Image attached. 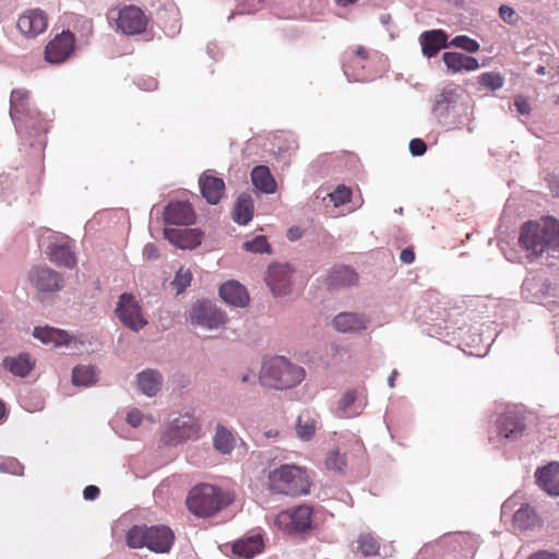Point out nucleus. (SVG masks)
I'll return each mask as SVG.
<instances>
[{
    "label": "nucleus",
    "mask_w": 559,
    "mask_h": 559,
    "mask_svg": "<svg viewBox=\"0 0 559 559\" xmlns=\"http://www.w3.org/2000/svg\"><path fill=\"white\" fill-rule=\"evenodd\" d=\"M357 281L358 274L347 265L334 266L326 276V284L332 290L353 286Z\"/></svg>",
    "instance_id": "b1692460"
},
{
    "label": "nucleus",
    "mask_w": 559,
    "mask_h": 559,
    "mask_svg": "<svg viewBox=\"0 0 559 559\" xmlns=\"http://www.w3.org/2000/svg\"><path fill=\"white\" fill-rule=\"evenodd\" d=\"M23 469V465L14 457H7L2 462H0V473L22 475Z\"/></svg>",
    "instance_id": "de8ad7c7"
},
{
    "label": "nucleus",
    "mask_w": 559,
    "mask_h": 559,
    "mask_svg": "<svg viewBox=\"0 0 559 559\" xmlns=\"http://www.w3.org/2000/svg\"><path fill=\"white\" fill-rule=\"evenodd\" d=\"M164 382L163 374L156 369H145L136 374L139 391L148 396H156Z\"/></svg>",
    "instance_id": "bb28decb"
},
{
    "label": "nucleus",
    "mask_w": 559,
    "mask_h": 559,
    "mask_svg": "<svg viewBox=\"0 0 559 559\" xmlns=\"http://www.w3.org/2000/svg\"><path fill=\"white\" fill-rule=\"evenodd\" d=\"M364 407L362 402H357L355 390L345 392L337 403V411L343 417H355L362 412Z\"/></svg>",
    "instance_id": "f704fd0d"
},
{
    "label": "nucleus",
    "mask_w": 559,
    "mask_h": 559,
    "mask_svg": "<svg viewBox=\"0 0 559 559\" xmlns=\"http://www.w3.org/2000/svg\"><path fill=\"white\" fill-rule=\"evenodd\" d=\"M443 62L448 70L453 73L461 71H475L479 68L476 58L455 51H447L442 56Z\"/></svg>",
    "instance_id": "c85d7f7f"
},
{
    "label": "nucleus",
    "mask_w": 559,
    "mask_h": 559,
    "mask_svg": "<svg viewBox=\"0 0 559 559\" xmlns=\"http://www.w3.org/2000/svg\"><path fill=\"white\" fill-rule=\"evenodd\" d=\"M423 55L435 57L441 49L449 47L448 35L442 29L426 31L419 36Z\"/></svg>",
    "instance_id": "4be33fe9"
},
{
    "label": "nucleus",
    "mask_w": 559,
    "mask_h": 559,
    "mask_svg": "<svg viewBox=\"0 0 559 559\" xmlns=\"http://www.w3.org/2000/svg\"><path fill=\"white\" fill-rule=\"evenodd\" d=\"M46 254L51 262L57 265L73 267L76 263L75 255L71 250L68 240L61 242L50 241L46 249Z\"/></svg>",
    "instance_id": "a878e982"
},
{
    "label": "nucleus",
    "mask_w": 559,
    "mask_h": 559,
    "mask_svg": "<svg viewBox=\"0 0 559 559\" xmlns=\"http://www.w3.org/2000/svg\"><path fill=\"white\" fill-rule=\"evenodd\" d=\"M514 106L516 107V110L521 115H528L531 111L530 103L526 99H524L523 97L515 98Z\"/></svg>",
    "instance_id": "864d4df0"
},
{
    "label": "nucleus",
    "mask_w": 559,
    "mask_h": 559,
    "mask_svg": "<svg viewBox=\"0 0 559 559\" xmlns=\"http://www.w3.org/2000/svg\"><path fill=\"white\" fill-rule=\"evenodd\" d=\"M369 319L359 312H341L332 321L333 328L340 333H359L368 328Z\"/></svg>",
    "instance_id": "6ab92c4d"
},
{
    "label": "nucleus",
    "mask_w": 559,
    "mask_h": 559,
    "mask_svg": "<svg viewBox=\"0 0 559 559\" xmlns=\"http://www.w3.org/2000/svg\"><path fill=\"white\" fill-rule=\"evenodd\" d=\"M396 377H397V371L393 370L392 373L390 374L389 379H388V384H389L390 388H393L395 385Z\"/></svg>",
    "instance_id": "69168bd1"
},
{
    "label": "nucleus",
    "mask_w": 559,
    "mask_h": 559,
    "mask_svg": "<svg viewBox=\"0 0 559 559\" xmlns=\"http://www.w3.org/2000/svg\"><path fill=\"white\" fill-rule=\"evenodd\" d=\"M74 35L64 31L57 35L45 49V58L49 63H61L67 60L74 48Z\"/></svg>",
    "instance_id": "2eb2a0df"
},
{
    "label": "nucleus",
    "mask_w": 559,
    "mask_h": 559,
    "mask_svg": "<svg viewBox=\"0 0 559 559\" xmlns=\"http://www.w3.org/2000/svg\"><path fill=\"white\" fill-rule=\"evenodd\" d=\"M166 225H189L193 222V211L187 202H171L164 212Z\"/></svg>",
    "instance_id": "393cba45"
},
{
    "label": "nucleus",
    "mask_w": 559,
    "mask_h": 559,
    "mask_svg": "<svg viewBox=\"0 0 559 559\" xmlns=\"http://www.w3.org/2000/svg\"><path fill=\"white\" fill-rule=\"evenodd\" d=\"M432 118L442 127L461 130L466 127L468 132L474 128V107L468 102L462 88L444 86L433 96L431 106Z\"/></svg>",
    "instance_id": "f03ea898"
},
{
    "label": "nucleus",
    "mask_w": 559,
    "mask_h": 559,
    "mask_svg": "<svg viewBox=\"0 0 559 559\" xmlns=\"http://www.w3.org/2000/svg\"><path fill=\"white\" fill-rule=\"evenodd\" d=\"M325 466L330 471L343 472L346 466L345 456L338 450H333L328 454Z\"/></svg>",
    "instance_id": "a18cd8bd"
},
{
    "label": "nucleus",
    "mask_w": 559,
    "mask_h": 559,
    "mask_svg": "<svg viewBox=\"0 0 559 559\" xmlns=\"http://www.w3.org/2000/svg\"><path fill=\"white\" fill-rule=\"evenodd\" d=\"M143 257L146 260H156L159 257L157 247L154 243L145 245L143 249Z\"/></svg>",
    "instance_id": "603ef678"
},
{
    "label": "nucleus",
    "mask_w": 559,
    "mask_h": 559,
    "mask_svg": "<svg viewBox=\"0 0 559 559\" xmlns=\"http://www.w3.org/2000/svg\"><path fill=\"white\" fill-rule=\"evenodd\" d=\"M48 21L46 14L39 9L28 10L17 20V28L28 38H33L44 33L47 28Z\"/></svg>",
    "instance_id": "f3484780"
},
{
    "label": "nucleus",
    "mask_w": 559,
    "mask_h": 559,
    "mask_svg": "<svg viewBox=\"0 0 559 559\" xmlns=\"http://www.w3.org/2000/svg\"><path fill=\"white\" fill-rule=\"evenodd\" d=\"M267 487L274 493L300 496L309 493L310 480L304 468L295 464H282L269 471Z\"/></svg>",
    "instance_id": "39448f33"
},
{
    "label": "nucleus",
    "mask_w": 559,
    "mask_h": 559,
    "mask_svg": "<svg viewBox=\"0 0 559 559\" xmlns=\"http://www.w3.org/2000/svg\"><path fill=\"white\" fill-rule=\"evenodd\" d=\"M99 495V489L97 486L88 485L83 490V497L86 500H94Z\"/></svg>",
    "instance_id": "4d7b16f0"
},
{
    "label": "nucleus",
    "mask_w": 559,
    "mask_h": 559,
    "mask_svg": "<svg viewBox=\"0 0 559 559\" xmlns=\"http://www.w3.org/2000/svg\"><path fill=\"white\" fill-rule=\"evenodd\" d=\"M191 324L212 331L224 326L227 317L215 304L209 300L195 302L189 312Z\"/></svg>",
    "instance_id": "6e6552de"
},
{
    "label": "nucleus",
    "mask_w": 559,
    "mask_h": 559,
    "mask_svg": "<svg viewBox=\"0 0 559 559\" xmlns=\"http://www.w3.org/2000/svg\"><path fill=\"white\" fill-rule=\"evenodd\" d=\"M264 548L263 538L260 534H253L237 540L233 545V552L243 559H251L262 552Z\"/></svg>",
    "instance_id": "c756f323"
},
{
    "label": "nucleus",
    "mask_w": 559,
    "mask_h": 559,
    "mask_svg": "<svg viewBox=\"0 0 559 559\" xmlns=\"http://www.w3.org/2000/svg\"><path fill=\"white\" fill-rule=\"evenodd\" d=\"M33 336L44 344H51L56 347L66 346L71 350H79L81 345H83V342L68 334L66 331L50 326L35 328Z\"/></svg>",
    "instance_id": "4468645a"
},
{
    "label": "nucleus",
    "mask_w": 559,
    "mask_h": 559,
    "mask_svg": "<svg viewBox=\"0 0 559 559\" xmlns=\"http://www.w3.org/2000/svg\"><path fill=\"white\" fill-rule=\"evenodd\" d=\"M359 549L364 556H374L378 554L379 544L378 540L370 534H362L358 540Z\"/></svg>",
    "instance_id": "a19ab883"
},
{
    "label": "nucleus",
    "mask_w": 559,
    "mask_h": 559,
    "mask_svg": "<svg viewBox=\"0 0 559 559\" xmlns=\"http://www.w3.org/2000/svg\"><path fill=\"white\" fill-rule=\"evenodd\" d=\"M10 117L16 132L25 144L43 152L46 145L48 120L31 103V93L25 88H15L10 97Z\"/></svg>",
    "instance_id": "f257e3e1"
},
{
    "label": "nucleus",
    "mask_w": 559,
    "mask_h": 559,
    "mask_svg": "<svg viewBox=\"0 0 559 559\" xmlns=\"http://www.w3.org/2000/svg\"><path fill=\"white\" fill-rule=\"evenodd\" d=\"M126 420L131 427L136 428L142 424L143 414L139 409L133 408L127 414Z\"/></svg>",
    "instance_id": "3c124183"
},
{
    "label": "nucleus",
    "mask_w": 559,
    "mask_h": 559,
    "mask_svg": "<svg viewBox=\"0 0 559 559\" xmlns=\"http://www.w3.org/2000/svg\"><path fill=\"white\" fill-rule=\"evenodd\" d=\"M536 484L549 496H559V463L551 462L535 472Z\"/></svg>",
    "instance_id": "412c9836"
},
{
    "label": "nucleus",
    "mask_w": 559,
    "mask_h": 559,
    "mask_svg": "<svg viewBox=\"0 0 559 559\" xmlns=\"http://www.w3.org/2000/svg\"><path fill=\"white\" fill-rule=\"evenodd\" d=\"M219 296L226 304L238 308H245L250 301L246 287L237 281H228L221 285Z\"/></svg>",
    "instance_id": "5701e85b"
},
{
    "label": "nucleus",
    "mask_w": 559,
    "mask_h": 559,
    "mask_svg": "<svg viewBox=\"0 0 559 559\" xmlns=\"http://www.w3.org/2000/svg\"><path fill=\"white\" fill-rule=\"evenodd\" d=\"M344 74L348 78L349 81H367L368 78L365 75H360L359 73H356L355 71H350V67L347 63H344L343 66Z\"/></svg>",
    "instance_id": "5fc2aeb1"
},
{
    "label": "nucleus",
    "mask_w": 559,
    "mask_h": 559,
    "mask_svg": "<svg viewBox=\"0 0 559 559\" xmlns=\"http://www.w3.org/2000/svg\"><path fill=\"white\" fill-rule=\"evenodd\" d=\"M400 259L405 264L413 263L415 260V253H414L413 249H411V248L403 249L401 251Z\"/></svg>",
    "instance_id": "bf43d9fd"
},
{
    "label": "nucleus",
    "mask_w": 559,
    "mask_h": 559,
    "mask_svg": "<svg viewBox=\"0 0 559 559\" xmlns=\"http://www.w3.org/2000/svg\"><path fill=\"white\" fill-rule=\"evenodd\" d=\"M252 378H253V374H251L250 372H247L241 377V382H243V383L250 382Z\"/></svg>",
    "instance_id": "774afa93"
},
{
    "label": "nucleus",
    "mask_w": 559,
    "mask_h": 559,
    "mask_svg": "<svg viewBox=\"0 0 559 559\" xmlns=\"http://www.w3.org/2000/svg\"><path fill=\"white\" fill-rule=\"evenodd\" d=\"M242 248L246 251L254 252V253H270L271 246L267 242L265 236H255L253 239L243 242Z\"/></svg>",
    "instance_id": "ea45409f"
},
{
    "label": "nucleus",
    "mask_w": 559,
    "mask_h": 559,
    "mask_svg": "<svg viewBox=\"0 0 559 559\" xmlns=\"http://www.w3.org/2000/svg\"><path fill=\"white\" fill-rule=\"evenodd\" d=\"M311 516V508L301 504L280 512L275 519V525L286 534L301 533L310 528Z\"/></svg>",
    "instance_id": "1a4fd4ad"
},
{
    "label": "nucleus",
    "mask_w": 559,
    "mask_h": 559,
    "mask_svg": "<svg viewBox=\"0 0 559 559\" xmlns=\"http://www.w3.org/2000/svg\"><path fill=\"white\" fill-rule=\"evenodd\" d=\"M514 506H515L514 498H510L507 501H504L501 507L502 515H507L508 513H511L513 511Z\"/></svg>",
    "instance_id": "e2e57ef3"
},
{
    "label": "nucleus",
    "mask_w": 559,
    "mask_h": 559,
    "mask_svg": "<svg viewBox=\"0 0 559 559\" xmlns=\"http://www.w3.org/2000/svg\"><path fill=\"white\" fill-rule=\"evenodd\" d=\"M251 181L263 193L270 194L276 190V182L266 166H255L251 171Z\"/></svg>",
    "instance_id": "72a5a7b5"
},
{
    "label": "nucleus",
    "mask_w": 559,
    "mask_h": 559,
    "mask_svg": "<svg viewBox=\"0 0 559 559\" xmlns=\"http://www.w3.org/2000/svg\"><path fill=\"white\" fill-rule=\"evenodd\" d=\"M165 238L181 249H193L202 242L203 234L197 228L166 227Z\"/></svg>",
    "instance_id": "a211bd4d"
},
{
    "label": "nucleus",
    "mask_w": 559,
    "mask_h": 559,
    "mask_svg": "<svg viewBox=\"0 0 559 559\" xmlns=\"http://www.w3.org/2000/svg\"><path fill=\"white\" fill-rule=\"evenodd\" d=\"M528 559H559L555 552L540 550L528 557Z\"/></svg>",
    "instance_id": "052dcab7"
},
{
    "label": "nucleus",
    "mask_w": 559,
    "mask_h": 559,
    "mask_svg": "<svg viewBox=\"0 0 559 559\" xmlns=\"http://www.w3.org/2000/svg\"><path fill=\"white\" fill-rule=\"evenodd\" d=\"M191 278L192 275L189 269L180 267L177 271L174 281L171 282V285L177 290V294L182 293L190 285Z\"/></svg>",
    "instance_id": "37998d69"
},
{
    "label": "nucleus",
    "mask_w": 559,
    "mask_h": 559,
    "mask_svg": "<svg viewBox=\"0 0 559 559\" xmlns=\"http://www.w3.org/2000/svg\"><path fill=\"white\" fill-rule=\"evenodd\" d=\"M292 275L293 273L288 264L274 263L269 266L265 281L274 296L289 294Z\"/></svg>",
    "instance_id": "dca6fc26"
},
{
    "label": "nucleus",
    "mask_w": 559,
    "mask_h": 559,
    "mask_svg": "<svg viewBox=\"0 0 559 559\" xmlns=\"http://www.w3.org/2000/svg\"><path fill=\"white\" fill-rule=\"evenodd\" d=\"M213 447L219 454H230L236 447V438L228 428L218 424L213 436Z\"/></svg>",
    "instance_id": "473e14b6"
},
{
    "label": "nucleus",
    "mask_w": 559,
    "mask_h": 559,
    "mask_svg": "<svg viewBox=\"0 0 559 559\" xmlns=\"http://www.w3.org/2000/svg\"><path fill=\"white\" fill-rule=\"evenodd\" d=\"M230 497L218 487L203 484L190 491L187 504L189 510L198 516H210L230 503Z\"/></svg>",
    "instance_id": "423d86ee"
},
{
    "label": "nucleus",
    "mask_w": 559,
    "mask_h": 559,
    "mask_svg": "<svg viewBox=\"0 0 559 559\" xmlns=\"http://www.w3.org/2000/svg\"><path fill=\"white\" fill-rule=\"evenodd\" d=\"M526 428V418L520 409H508L497 423L498 436L506 440L519 439Z\"/></svg>",
    "instance_id": "ddd939ff"
},
{
    "label": "nucleus",
    "mask_w": 559,
    "mask_h": 559,
    "mask_svg": "<svg viewBox=\"0 0 559 559\" xmlns=\"http://www.w3.org/2000/svg\"><path fill=\"white\" fill-rule=\"evenodd\" d=\"M147 528L145 525H133L126 535L127 546L132 549L147 547Z\"/></svg>",
    "instance_id": "58836bf2"
},
{
    "label": "nucleus",
    "mask_w": 559,
    "mask_h": 559,
    "mask_svg": "<svg viewBox=\"0 0 559 559\" xmlns=\"http://www.w3.org/2000/svg\"><path fill=\"white\" fill-rule=\"evenodd\" d=\"M174 533L165 525H156L147 528V548L157 554H166L173 547Z\"/></svg>",
    "instance_id": "aec40b11"
},
{
    "label": "nucleus",
    "mask_w": 559,
    "mask_h": 559,
    "mask_svg": "<svg viewBox=\"0 0 559 559\" xmlns=\"http://www.w3.org/2000/svg\"><path fill=\"white\" fill-rule=\"evenodd\" d=\"M253 216V201L248 194H240L236 201L233 218L239 225L248 224Z\"/></svg>",
    "instance_id": "c9c22d12"
},
{
    "label": "nucleus",
    "mask_w": 559,
    "mask_h": 559,
    "mask_svg": "<svg viewBox=\"0 0 559 559\" xmlns=\"http://www.w3.org/2000/svg\"><path fill=\"white\" fill-rule=\"evenodd\" d=\"M427 145L421 139H413L409 142V152L413 156H421L426 153Z\"/></svg>",
    "instance_id": "8fccbe9b"
},
{
    "label": "nucleus",
    "mask_w": 559,
    "mask_h": 559,
    "mask_svg": "<svg viewBox=\"0 0 559 559\" xmlns=\"http://www.w3.org/2000/svg\"><path fill=\"white\" fill-rule=\"evenodd\" d=\"M479 83L485 87L496 91L503 86V78L495 72H485L479 76Z\"/></svg>",
    "instance_id": "49530a36"
},
{
    "label": "nucleus",
    "mask_w": 559,
    "mask_h": 559,
    "mask_svg": "<svg viewBox=\"0 0 559 559\" xmlns=\"http://www.w3.org/2000/svg\"><path fill=\"white\" fill-rule=\"evenodd\" d=\"M29 284L40 293H53L63 287V277L47 265H35L27 273Z\"/></svg>",
    "instance_id": "9b49d317"
},
{
    "label": "nucleus",
    "mask_w": 559,
    "mask_h": 559,
    "mask_svg": "<svg viewBox=\"0 0 559 559\" xmlns=\"http://www.w3.org/2000/svg\"><path fill=\"white\" fill-rule=\"evenodd\" d=\"M3 366L14 376L24 378L34 368L35 361L32 360L29 354L20 353L17 356L5 358Z\"/></svg>",
    "instance_id": "2f4dec72"
},
{
    "label": "nucleus",
    "mask_w": 559,
    "mask_h": 559,
    "mask_svg": "<svg viewBox=\"0 0 559 559\" xmlns=\"http://www.w3.org/2000/svg\"><path fill=\"white\" fill-rule=\"evenodd\" d=\"M329 197L333 205L337 207L349 202L352 190L344 185H340L332 193L329 194Z\"/></svg>",
    "instance_id": "c03bdc74"
},
{
    "label": "nucleus",
    "mask_w": 559,
    "mask_h": 559,
    "mask_svg": "<svg viewBox=\"0 0 559 559\" xmlns=\"http://www.w3.org/2000/svg\"><path fill=\"white\" fill-rule=\"evenodd\" d=\"M317 430V419L312 417L309 413H301L298 416L296 424V433L297 436L304 440H310Z\"/></svg>",
    "instance_id": "4c0bfd02"
},
{
    "label": "nucleus",
    "mask_w": 559,
    "mask_h": 559,
    "mask_svg": "<svg viewBox=\"0 0 559 559\" xmlns=\"http://www.w3.org/2000/svg\"><path fill=\"white\" fill-rule=\"evenodd\" d=\"M305 378V370L284 356H274L262 364L259 380L263 386L287 390L298 385Z\"/></svg>",
    "instance_id": "20e7f679"
},
{
    "label": "nucleus",
    "mask_w": 559,
    "mask_h": 559,
    "mask_svg": "<svg viewBox=\"0 0 559 559\" xmlns=\"http://www.w3.org/2000/svg\"><path fill=\"white\" fill-rule=\"evenodd\" d=\"M354 53L362 60L367 59L368 56V52L364 47H358Z\"/></svg>",
    "instance_id": "0e129e2a"
},
{
    "label": "nucleus",
    "mask_w": 559,
    "mask_h": 559,
    "mask_svg": "<svg viewBox=\"0 0 559 559\" xmlns=\"http://www.w3.org/2000/svg\"><path fill=\"white\" fill-rule=\"evenodd\" d=\"M110 19L116 21L117 29L126 35H135L144 32L146 27V17L141 9L129 5L120 9L116 16Z\"/></svg>",
    "instance_id": "f8f14e48"
},
{
    "label": "nucleus",
    "mask_w": 559,
    "mask_h": 559,
    "mask_svg": "<svg viewBox=\"0 0 559 559\" xmlns=\"http://www.w3.org/2000/svg\"><path fill=\"white\" fill-rule=\"evenodd\" d=\"M120 322L128 329L138 332L147 324L141 307L132 294L123 293L119 297L115 310Z\"/></svg>",
    "instance_id": "9d476101"
},
{
    "label": "nucleus",
    "mask_w": 559,
    "mask_h": 559,
    "mask_svg": "<svg viewBox=\"0 0 559 559\" xmlns=\"http://www.w3.org/2000/svg\"><path fill=\"white\" fill-rule=\"evenodd\" d=\"M304 236V230L299 226H292L287 230V238L290 241H297Z\"/></svg>",
    "instance_id": "13d9d810"
},
{
    "label": "nucleus",
    "mask_w": 559,
    "mask_h": 559,
    "mask_svg": "<svg viewBox=\"0 0 559 559\" xmlns=\"http://www.w3.org/2000/svg\"><path fill=\"white\" fill-rule=\"evenodd\" d=\"M358 0H336V3L341 7H347L349 4H353L357 2Z\"/></svg>",
    "instance_id": "338daca9"
},
{
    "label": "nucleus",
    "mask_w": 559,
    "mask_h": 559,
    "mask_svg": "<svg viewBox=\"0 0 559 559\" xmlns=\"http://www.w3.org/2000/svg\"><path fill=\"white\" fill-rule=\"evenodd\" d=\"M499 16L500 19L508 24H515L518 21V16L515 11L507 4H502L499 7Z\"/></svg>",
    "instance_id": "09e8293b"
},
{
    "label": "nucleus",
    "mask_w": 559,
    "mask_h": 559,
    "mask_svg": "<svg viewBox=\"0 0 559 559\" xmlns=\"http://www.w3.org/2000/svg\"><path fill=\"white\" fill-rule=\"evenodd\" d=\"M97 381V370L93 366H76L72 371V382L76 386H90Z\"/></svg>",
    "instance_id": "e433bc0d"
},
{
    "label": "nucleus",
    "mask_w": 559,
    "mask_h": 559,
    "mask_svg": "<svg viewBox=\"0 0 559 559\" xmlns=\"http://www.w3.org/2000/svg\"><path fill=\"white\" fill-rule=\"evenodd\" d=\"M199 424L195 417L189 414L180 415L170 420L162 435L165 445L176 447L188 440L198 439Z\"/></svg>",
    "instance_id": "0eeeda50"
},
{
    "label": "nucleus",
    "mask_w": 559,
    "mask_h": 559,
    "mask_svg": "<svg viewBox=\"0 0 559 559\" xmlns=\"http://www.w3.org/2000/svg\"><path fill=\"white\" fill-rule=\"evenodd\" d=\"M138 86L143 91H153L157 87V81L153 78L143 79L138 82Z\"/></svg>",
    "instance_id": "6e6d98bb"
},
{
    "label": "nucleus",
    "mask_w": 559,
    "mask_h": 559,
    "mask_svg": "<svg viewBox=\"0 0 559 559\" xmlns=\"http://www.w3.org/2000/svg\"><path fill=\"white\" fill-rule=\"evenodd\" d=\"M11 186L9 182V177L5 175H0V199L7 200L5 190Z\"/></svg>",
    "instance_id": "680f3d73"
},
{
    "label": "nucleus",
    "mask_w": 559,
    "mask_h": 559,
    "mask_svg": "<svg viewBox=\"0 0 559 559\" xmlns=\"http://www.w3.org/2000/svg\"><path fill=\"white\" fill-rule=\"evenodd\" d=\"M521 247L534 258L559 251V222L552 217L542 222H527L519 238Z\"/></svg>",
    "instance_id": "7ed1b4c3"
},
{
    "label": "nucleus",
    "mask_w": 559,
    "mask_h": 559,
    "mask_svg": "<svg viewBox=\"0 0 559 559\" xmlns=\"http://www.w3.org/2000/svg\"><path fill=\"white\" fill-rule=\"evenodd\" d=\"M200 190L203 198L210 204H217L225 190V183L222 178L203 174L199 179Z\"/></svg>",
    "instance_id": "cd10ccee"
},
{
    "label": "nucleus",
    "mask_w": 559,
    "mask_h": 559,
    "mask_svg": "<svg viewBox=\"0 0 559 559\" xmlns=\"http://www.w3.org/2000/svg\"><path fill=\"white\" fill-rule=\"evenodd\" d=\"M539 524V515L528 503H523L513 514V527L515 530L532 531Z\"/></svg>",
    "instance_id": "7c9ffc66"
},
{
    "label": "nucleus",
    "mask_w": 559,
    "mask_h": 559,
    "mask_svg": "<svg viewBox=\"0 0 559 559\" xmlns=\"http://www.w3.org/2000/svg\"><path fill=\"white\" fill-rule=\"evenodd\" d=\"M449 46H454L461 48L467 52H476L479 50V44L468 36L459 35L455 36L450 43Z\"/></svg>",
    "instance_id": "79ce46f5"
}]
</instances>
